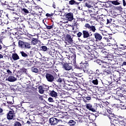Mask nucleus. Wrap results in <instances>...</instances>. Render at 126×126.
<instances>
[{
	"label": "nucleus",
	"mask_w": 126,
	"mask_h": 126,
	"mask_svg": "<svg viewBox=\"0 0 126 126\" xmlns=\"http://www.w3.org/2000/svg\"><path fill=\"white\" fill-rule=\"evenodd\" d=\"M123 65H126V62H124L122 63Z\"/></svg>",
	"instance_id": "64"
},
{
	"label": "nucleus",
	"mask_w": 126,
	"mask_h": 126,
	"mask_svg": "<svg viewBox=\"0 0 126 126\" xmlns=\"http://www.w3.org/2000/svg\"><path fill=\"white\" fill-rule=\"evenodd\" d=\"M117 9H118V10H119L120 11H122L123 10V8L122 7V6H120L117 7Z\"/></svg>",
	"instance_id": "54"
},
{
	"label": "nucleus",
	"mask_w": 126,
	"mask_h": 126,
	"mask_svg": "<svg viewBox=\"0 0 126 126\" xmlns=\"http://www.w3.org/2000/svg\"><path fill=\"white\" fill-rule=\"evenodd\" d=\"M0 44H2V41H1V40H0V50L2 49V46Z\"/></svg>",
	"instance_id": "58"
},
{
	"label": "nucleus",
	"mask_w": 126,
	"mask_h": 126,
	"mask_svg": "<svg viewBox=\"0 0 126 126\" xmlns=\"http://www.w3.org/2000/svg\"><path fill=\"white\" fill-rule=\"evenodd\" d=\"M46 16H47V17H51V16H53V14H50L49 13H47L46 14Z\"/></svg>",
	"instance_id": "56"
},
{
	"label": "nucleus",
	"mask_w": 126,
	"mask_h": 126,
	"mask_svg": "<svg viewBox=\"0 0 126 126\" xmlns=\"http://www.w3.org/2000/svg\"><path fill=\"white\" fill-rule=\"evenodd\" d=\"M17 30H18V31H21V32H22V30H23V29H22V27H21V26L18 25L17 27Z\"/></svg>",
	"instance_id": "45"
},
{
	"label": "nucleus",
	"mask_w": 126,
	"mask_h": 126,
	"mask_svg": "<svg viewBox=\"0 0 126 126\" xmlns=\"http://www.w3.org/2000/svg\"><path fill=\"white\" fill-rule=\"evenodd\" d=\"M38 90L39 93H40V94H43L44 93V90H43V87L41 86L38 87Z\"/></svg>",
	"instance_id": "36"
},
{
	"label": "nucleus",
	"mask_w": 126,
	"mask_h": 126,
	"mask_svg": "<svg viewBox=\"0 0 126 126\" xmlns=\"http://www.w3.org/2000/svg\"><path fill=\"white\" fill-rule=\"evenodd\" d=\"M69 79L67 80L68 82H71L72 83H75L78 81L77 78L74 76H69Z\"/></svg>",
	"instance_id": "16"
},
{
	"label": "nucleus",
	"mask_w": 126,
	"mask_h": 126,
	"mask_svg": "<svg viewBox=\"0 0 126 126\" xmlns=\"http://www.w3.org/2000/svg\"><path fill=\"white\" fill-rule=\"evenodd\" d=\"M86 73H87L89 75H92V70H90V69H88V68H87L86 70L84 71Z\"/></svg>",
	"instance_id": "32"
},
{
	"label": "nucleus",
	"mask_w": 126,
	"mask_h": 126,
	"mask_svg": "<svg viewBox=\"0 0 126 126\" xmlns=\"http://www.w3.org/2000/svg\"><path fill=\"white\" fill-rule=\"evenodd\" d=\"M123 6H126V0H125V1H123Z\"/></svg>",
	"instance_id": "62"
},
{
	"label": "nucleus",
	"mask_w": 126,
	"mask_h": 126,
	"mask_svg": "<svg viewBox=\"0 0 126 126\" xmlns=\"http://www.w3.org/2000/svg\"><path fill=\"white\" fill-rule=\"evenodd\" d=\"M45 27H46L47 29H52L53 28V26H48L47 25H46V24H45Z\"/></svg>",
	"instance_id": "48"
},
{
	"label": "nucleus",
	"mask_w": 126,
	"mask_h": 126,
	"mask_svg": "<svg viewBox=\"0 0 126 126\" xmlns=\"http://www.w3.org/2000/svg\"><path fill=\"white\" fill-rule=\"evenodd\" d=\"M28 26L32 29H39V24L33 22V19L30 18L28 20Z\"/></svg>",
	"instance_id": "3"
},
{
	"label": "nucleus",
	"mask_w": 126,
	"mask_h": 126,
	"mask_svg": "<svg viewBox=\"0 0 126 126\" xmlns=\"http://www.w3.org/2000/svg\"><path fill=\"white\" fill-rule=\"evenodd\" d=\"M85 27L89 29L90 31H92V32H93V33H95L96 32V31L97 30L95 26L93 25L91 26L88 23H87L85 25Z\"/></svg>",
	"instance_id": "7"
},
{
	"label": "nucleus",
	"mask_w": 126,
	"mask_h": 126,
	"mask_svg": "<svg viewBox=\"0 0 126 126\" xmlns=\"http://www.w3.org/2000/svg\"><path fill=\"white\" fill-rule=\"evenodd\" d=\"M97 52L95 50H91V51H89L85 55V59L88 60V61H91V60H93L95 57V54H96Z\"/></svg>",
	"instance_id": "5"
},
{
	"label": "nucleus",
	"mask_w": 126,
	"mask_h": 126,
	"mask_svg": "<svg viewBox=\"0 0 126 126\" xmlns=\"http://www.w3.org/2000/svg\"><path fill=\"white\" fill-rule=\"evenodd\" d=\"M68 124L69 126H75L76 123L75 121L71 120L68 122Z\"/></svg>",
	"instance_id": "30"
},
{
	"label": "nucleus",
	"mask_w": 126,
	"mask_h": 126,
	"mask_svg": "<svg viewBox=\"0 0 126 126\" xmlns=\"http://www.w3.org/2000/svg\"><path fill=\"white\" fill-rule=\"evenodd\" d=\"M45 77L48 82H53L55 80L54 76L51 74L47 73L45 75Z\"/></svg>",
	"instance_id": "11"
},
{
	"label": "nucleus",
	"mask_w": 126,
	"mask_h": 126,
	"mask_svg": "<svg viewBox=\"0 0 126 126\" xmlns=\"http://www.w3.org/2000/svg\"><path fill=\"white\" fill-rule=\"evenodd\" d=\"M17 80V78H15L14 76H9L8 78V81L10 82H14V81H16Z\"/></svg>",
	"instance_id": "23"
},
{
	"label": "nucleus",
	"mask_w": 126,
	"mask_h": 126,
	"mask_svg": "<svg viewBox=\"0 0 126 126\" xmlns=\"http://www.w3.org/2000/svg\"><path fill=\"white\" fill-rule=\"evenodd\" d=\"M39 42H40V41L38 40V38H32V41H31L32 44L31 45H37V44L39 43Z\"/></svg>",
	"instance_id": "21"
},
{
	"label": "nucleus",
	"mask_w": 126,
	"mask_h": 126,
	"mask_svg": "<svg viewBox=\"0 0 126 126\" xmlns=\"http://www.w3.org/2000/svg\"><path fill=\"white\" fill-rule=\"evenodd\" d=\"M121 109L122 110H126V104L122 103L121 104Z\"/></svg>",
	"instance_id": "43"
},
{
	"label": "nucleus",
	"mask_w": 126,
	"mask_h": 126,
	"mask_svg": "<svg viewBox=\"0 0 126 126\" xmlns=\"http://www.w3.org/2000/svg\"><path fill=\"white\" fill-rule=\"evenodd\" d=\"M92 83L94 84V85H98V79H95L92 81Z\"/></svg>",
	"instance_id": "42"
},
{
	"label": "nucleus",
	"mask_w": 126,
	"mask_h": 126,
	"mask_svg": "<svg viewBox=\"0 0 126 126\" xmlns=\"http://www.w3.org/2000/svg\"><path fill=\"white\" fill-rule=\"evenodd\" d=\"M95 117V115L92 114L91 115H89V119H90V120H91V117Z\"/></svg>",
	"instance_id": "55"
},
{
	"label": "nucleus",
	"mask_w": 126,
	"mask_h": 126,
	"mask_svg": "<svg viewBox=\"0 0 126 126\" xmlns=\"http://www.w3.org/2000/svg\"><path fill=\"white\" fill-rule=\"evenodd\" d=\"M83 33L81 32H79L77 33V37H80L81 36H82Z\"/></svg>",
	"instance_id": "52"
},
{
	"label": "nucleus",
	"mask_w": 126,
	"mask_h": 126,
	"mask_svg": "<svg viewBox=\"0 0 126 126\" xmlns=\"http://www.w3.org/2000/svg\"><path fill=\"white\" fill-rule=\"evenodd\" d=\"M94 36L96 42H99L102 40V35L98 32H95L94 33Z\"/></svg>",
	"instance_id": "12"
},
{
	"label": "nucleus",
	"mask_w": 126,
	"mask_h": 126,
	"mask_svg": "<svg viewBox=\"0 0 126 126\" xmlns=\"http://www.w3.org/2000/svg\"><path fill=\"white\" fill-rule=\"evenodd\" d=\"M80 2H78L75 0H70L69 1V4L70 5H79Z\"/></svg>",
	"instance_id": "20"
},
{
	"label": "nucleus",
	"mask_w": 126,
	"mask_h": 126,
	"mask_svg": "<svg viewBox=\"0 0 126 126\" xmlns=\"http://www.w3.org/2000/svg\"><path fill=\"white\" fill-rule=\"evenodd\" d=\"M65 41L68 42L69 44H72L73 43V40L72 39V37L70 34H67L65 37Z\"/></svg>",
	"instance_id": "14"
},
{
	"label": "nucleus",
	"mask_w": 126,
	"mask_h": 126,
	"mask_svg": "<svg viewBox=\"0 0 126 126\" xmlns=\"http://www.w3.org/2000/svg\"><path fill=\"white\" fill-rule=\"evenodd\" d=\"M23 124H24V122L22 121H20V122L16 121L14 123V126H22Z\"/></svg>",
	"instance_id": "25"
},
{
	"label": "nucleus",
	"mask_w": 126,
	"mask_h": 126,
	"mask_svg": "<svg viewBox=\"0 0 126 126\" xmlns=\"http://www.w3.org/2000/svg\"><path fill=\"white\" fill-rule=\"evenodd\" d=\"M83 100L85 102V103H87L89 101V100H91V96H83L82 97Z\"/></svg>",
	"instance_id": "28"
},
{
	"label": "nucleus",
	"mask_w": 126,
	"mask_h": 126,
	"mask_svg": "<svg viewBox=\"0 0 126 126\" xmlns=\"http://www.w3.org/2000/svg\"><path fill=\"white\" fill-rule=\"evenodd\" d=\"M20 62H23V63H25V64H26L27 66H31V65L33 64V63L29 60L25 61L23 60H21Z\"/></svg>",
	"instance_id": "19"
},
{
	"label": "nucleus",
	"mask_w": 126,
	"mask_h": 126,
	"mask_svg": "<svg viewBox=\"0 0 126 126\" xmlns=\"http://www.w3.org/2000/svg\"><path fill=\"white\" fill-rule=\"evenodd\" d=\"M64 118V116L63 115H61V116L51 118L49 120V124L51 126H57L59 123L63 122L62 119H63Z\"/></svg>",
	"instance_id": "1"
},
{
	"label": "nucleus",
	"mask_w": 126,
	"mask_h": 126,
	"mask_svg": "<svg viewBox=\"0 0 126 126\" xmlns=\"http://www.w3.org/2000/svg\"><path fill=\"white\" fill-rule=\"evenodd\" d=\"M108 2L112 3V4H113L114 5H120V4H121V3H120L119 0H116L114 1H109Z\"/></svg>",
	"instance_id": "26"
},
{
	"label": "nucleus",
	"mask_w": 126,
	"mask_h": 126,
	"mask_svg": "<svg viewBox=\"0 0 126 126\" xmlns=\"http://www.w3.org/2000/svg\"><path fill=\"white\" fill-rule=\"evenodd\" d=\"M63 76L65 77H69V76H70V75H69V73L67 72H64L63 74Z\"/></svg>",
	"instance_id": "46"
},
{
	"label": "nucleus",
	"mask_w": 126,
	"mask_h": 126,
	"mask_svg": "<svg viewBox=\"0 0 126 126\" xmlns=\"http://www.w3.org/2000/svg\"><path fill=\"white\" fill-rule=\"evenodd\" d=\"M83 2H85V6H86V7H88V8H91V7H93L95 4V2L94 1L87 0H84Z\"/></svg>",
	"instance_id": "6"
},
{
	"label": "nucleus",
	"mask_w": 126,
	"mask_h": 126,
	"mask_svg": "<svg viewBox=\"0 0 126 126\" xmlns=\"http://www.w3.org/2000/svg\"><path fill=\"white\" fill-rule=\"evenodd\" d=\"M48 50V47L46 46H42L40 47V51H42L43 52H47Z\"/></svg>",
	"instance_id": "33"
},
{
	"label": "nucleus",
	"mask_w": 126,
	"mask_h": 126,
	"mask_svg": "<svg viewBox=\"0 0 126 126\" xmlns=\"http://www.w3.org/2000/svg\"><path fill=\"white\" fill-rule=\"evenodd\" d=\"M123 91H124V92H126V88H125V87L124 88H122L119 90V92L120 93H122V92H123Z\"/></svg>",
	"instance_id": "44"
},
{
	"label": "nucleus",
	"mask_w": 126,
	"mask_h": 126,
	"mask_svg": "<svg viewBox=\"0 0 126 126\" xmlns=\"http://www.w3.org/2000/svg\"><path fill=\"white\" fill-rule=\"evenodd\" d=\"M112 20H113V19L111 18L107 19L106 24H109V23H111V22H112Z\"/></svg>",
	"instance_id": "50"
},
{
	"label": "nucleus",
	"mask_w": 126,
	"mask_h": 126,
	"mask_svg": "<svg viewBox=\"0 0 126 126\" xmlns=\"http://www.w3.org/2000/svg\"><path fill=\"white\" fill-rule=\"evenodd\" d=\"M20 54H21L22 57H23L24 58H28V55L25 53L24 51H21Z\"/></svg>",
	"instance_id": "35"
},
{
	"label": "nucleus",
	"mask_w": 126,
	"mask_h": 126,
	"mask_svg": "<svg viewBox=\"0 0 126 126\" xmlns=\"http://www.w3.org/2000/svg\"><path fill=\"white\" fill-rule=\"evenodd\" d=\"M50 94L52 97H54V98H57V97H58V93L55 92V91H50Z\"/></svg>",
	"instance_id": "22"
},
{
	"label": "nucleus",
	"mask_w": 126,
	"mask_h": 126,
	"mask_svg": "<svg viewBox=\"0 0 126 126\" xmlns=\"http://www.w3.org/2000/svg\"><path fill=\"white\" fill-rule=\"evenodd\" d=\"M48 102H54V99L52 97H49L48 99Z\"/></svg>",
	"instance_id": "51"
},
{
	"label": "nucleus",
	"mask_w": 126,
	"mask_h": 126,
	"mask_svg": "<svg viewBox=\"0 0 126 126\" xmlns=\"http://www.w3.org/2000/svg\"><path fill=\"white\" fill-rule=\"evenodd\" d=\"M109 1H110V0H108L107 2H103L102 4L103 6L106 7V8H109V7H111V6H112V5L110 4L111 3Z\"/></svg>",
	"instance_id": "24"
},
{
	"label": "nucleus",
	"mask_w": 126,
	"mask_h": 126,
	"mask_svg": "<svg viewBox=\"0 0 126 126\" xmlns=\"http://www.w3.org/2000/svg\"><path fill=\"white\" fill-rule=\"evenodd\" d=\"M27 83H28V85L30 86L31 84H30L31 82L30 81H27Z\"/></svg>",
	"instance_id": "63"
},
{
	"label": "nucleus",
	"mask_w": 126,
	"mask_h": 126,
	"mask_svg": "<svg viewBox=\"0 0 126 126\" xmlns=\"http://www.w3.org/2000/svg\"><path fill=\"white\" fill-rule=\"evenodd\" d=\"M15 118V114H14V111L11 110L7 114V120H13Z\"/></svg>",
	"instance_id": "9"
},
{
	"label": "nucleus",
	"mask_w": 126,
	"mask_h": 126,
	"mask_svg": "<svg viewBox=\"0 0 126 126\" xmlns=\"http://www.w3.org/2000/svg\"><path fill=\"white\" fill-rule=\"evenodd\" d=\"M102 72H101V71H100L99 69H97L95 72V74L97 75H99V74H101Z\"/></svg>",
	"instance_id": "49"
},
{
	"label": "nucleus",
	"mask_w": 126,
	"mask_h": 126,
	"mask_svg": "<svg viewBox=\"0 0 126 126\" xmlns=\"http://www.w3.org/2000/svg\"><path fill=\"white\" fill-rule=\"evenodd\" d=\"M104 74H111V71L109 70H105V71H104Z\"/></svg>",
	"instance_id": "47"
},
{
	"label": "nucleus",
	"mask_w": 126,
	"mask_h": 126,
	"mask_svg": "<svg viewBox=\"0 0 126 126\" xmlns=\"http://www.w3.org/2000/svg\"><path fill=\"white\" fill-rule=\"evenodd\" d=\"M57 82H59V83H62V82H64V79L62 78H59V79H57Z\"/></svg>",
	"instance_id": "40"
},
{
	"label": "nucleus",
	"mask_w": 126,
	"mask_h": 126,
	"mask_svg": "<svg viewBox=\"0 0 126 126\" xmlns=\"http://www.w3.org/2000/svg\"><path fill=\"white\" fill-rule=\"evenodd\" d=\"M119 49L121 50H124L126 51V46L124 44H121L119 46Z\"/></svg>",
	"instance_id": "37"
},
{
	"label": "nucleus",
	"mask_w": 126,
	"mask_h": 126,
	"mask_svg": "<svg viewBox=\"0 0 126 126\" xmlns=\"http://www.w3.org/2000/svg\"><path fill=\"white\" fill-rule=\"evenodd\" d=\"M82 33L83 35V38L85 39L88 38L89 37H91V36H92V34L90 35L89 32L87 31H83Z\"/></svg>",
	"instance_id": "15"
},
{
	"label": "nucleus",
	"mask_w": 126,
	"mask_h": 126,
	"mask_svg": "<svg viewBox=\"0 0 126 126\" xmlns=\"http://www.w3.org/2000/svg\"><path fill=\"white\" fill-rule=\"evenodd\" d=\"M88 67H89V64L86 62L85 63L82 62L79 65L76 66L77 69H80L83 70V71H85Z\"/></svg>",
	"instance_id": "4"
},
{
	"label": "nucleus",
	"mask_w": 126,
	"mask_h": 126,
	"mask_svg": "<svg viewBox=\"0 0 126 126\" xmlns=\"http://www.w3.org/2000/svg\"><path fill=\"white\" fill-rule=\"evenodd\" d=\"M7 72L8 74H11L12 73L11 71H10V70H9V69L7 70Z\"/></svg>",
	"instance_id": "57"
},
{
	"label": "nucleus",
	"mask_w": 126,
	"mask_h": 126,
	"mask_svg": "<svg viewBox=\"0 0 126 126\" xmlns=\"http://www.w3.org/2000/svg\"><path fill=\"white\" fill-rule=\"evenodd\" d=\"M114 98L116 99V100H117L118 103H121V100H120V98H116V97H114Z\"/></svg>",
	"instance_id": "60"
},
{
	"label": "nucleus",
	"mask_w": 126,
	"mask_h": 126,
	"mask_svg": "<svg viewBox=\"0 0 126 126\" xmlns=\"http://www.w3.org/2000/svg\"><path fill=\"white\" fill-rule=\"evenodd\" d=\"M19 8H20V6L18 5H15L12 7L7 5V9L11 10V11H15V12H16L19 10Z\"/></svg>",
	"instance_id": "10"
},
{
	"label": "nucleus",
	"mask_w": 126,
	"mask_h": 126,
	"mask_svg": "<svg viewBox=\"0 0 126 126\" xmlns=\"http://www.w3.org/2000/svg\"><path fill=\"white\" fill-rule=\"evenodd\" d=\"M22 12L24 13H29V11L25 8H23L22 9Z\"/></svg>",
	"instance_id": "41"
},
{
	"label": "nucleus",
	"mask_w": 126,
	"mask_h": 126,
	"mask_svg": "<svg viewBox=\"0 0 126 126\" xmlns=\"http://www.w3.org/2000/svg\"><path fill=\"white\" fill-rule=\"evenodd\" d=\"M7 104H9V106H10V105H12V102L11 101H7Z\"/></svg>",
	"instance_id": "61"
},
{
	"label": "nucleus",
	"mask_w": 126,
	"mask_h": 126,
	"mask_svg": "<svg viewBox=\"0 0 126 126\" xmlns=\"http://www.w3.org/2000/svg\"><path fill=\"white\" fill-rule=\"evenodd\" d=\"M56 54H57V52H56V51H55L54 50H51L49 52V54L52 57L53 56H55Z\"/></svg>",
	"instance_id": "39"
},
{
	"label": "nucleus",
	"mask_w": 126,
	"mask_h": 126,
	"mask_svg": "<svg viewBox=\"0 0 126 126\" xmlns=\"http://www.w3.org/2000/svg\"><path fill=\"white\" fill-rule=\"evenodd\" d=\"M112 46H114L113 47V49H115V50H117V49H118L119 47H118V45L115 44H113Z\"/></svg>",
	"instance_id": "53"
},
{
	"label": "nucleus",
	"mask_w": 126,
	"mask_h": 126,
	"mask_svg": "<svg viewBox=\"0 0 126 126\" xmlns=\"http://www.w3.org/2000/svg\"><path fill=\"white\" fill-rule=\"evenodd\" d=\"M94 63H97L99 64V65H103V63L102 61L100 60V59L94 60Z\"/></svg>",
	"instance_id": "31"
},
{
	"label": "nucleus",
	"mask_w": 126,
	"mask_h": 126,
	"mask_svg": "<svg viewBox=\"0 0 126 126\" xmlns=\"http://www.w3.org/2000/svg\"><path fill=\"white\" fill-rule=\"evenodd\" d=\"M40 62H41L42 63H44V62H46L45 59H43V58H41V59H40Z\"/></svg>",
	"instance_id": "59"
},
{
	"label": "nucleus",
	"mask_w": 126,
	"mask_h": 126,
	"mask_svg": "<svg viewBox=\"0 0 126 126\" xmlns=\"http://www.w3.org/2000/svg\"><path fill=\"white\" fill-rule=\"evenodd\" d=\"M63 68L65 70H70L72 69V66H71V64L70 63H64L63 64Z\"/></svg>",
	"instance_id": "17"
},
{
	"label": "nucleus",
	"mask_w": 126,
	"mask_h": 126,
	"mask_svg": "<svg viewBox=\"0 0 126 126\" xmlns=\"http://www.w3.org/2000/svg\"><path fill=\"white\" fill-rule=\"evenodd\" d=\"M20 72L21 73H26L27 72V69L25 68H22L20 69Z\"/></svg>",
	"instance_id": "38"
},
{
	"label": "nucleus",
	"mask_w": 126,
	"mask_h": 126,
	"mask_svg": "<svg viewBox=\"0 0 126 126\" xmlns=\"http://www.w3.org/2000/svg\"><path fill=\"white\" fill-rule=\"evenodd\" d=\"M119 125L120 126H126V120H124L119 121Z\"/></svg>",
	"instance_id": "29"
},
{
	"label": "nucleus",
	"mask_w": 126,
	"mask_h": 126,
	"mask_svg": "<svg viewBox=\"0 0 126 126\" xmlns=\"http://www.w3.org/2000/svg\"><path fill=\"white\" fill-rule=\"evenodd\" d=\"M65 19L68 21H71L73 19V13L70 12L65 15Z\"/></svg>",
	"instance_id": "13"
},
{
	"label": "nucleus",
	"mask_w": 126,
	"mask_h": 126,
	"mask_svg": "<svg viewBox=\"0 0 126 126\" xmlns=\"http://www.w3.org/2000/svg\"><path fill=\"white\" fill-rule=\"evenodd\" d=\"M86 107L89 111H92V112H96V110L93 108L92 104H91L90 103L87 104L86 105Z\"/></svg>",
	"instance_id": "18"
},
{
	"label": "nucleus",
	"mask_w": 126,
	"mask_h": 126,
	"mask_svg": "<svg viewBox=\"0 0 126 126\" xmlns=\"http://www.w3.org/2000/svg\"><path fill=\"white\" fill-rule=\"evenodd\" d=\"M12 58L13 59V61H17L18 60H19V56L18 55H17V54L15 53L12 54Z\"/></svg>",
	"instance_id": "27"
},
{
	"label": "nucleus",
	"mask_w": 126,
	"mask_h": 126,
	"mask_svg": "<svg viewBox=\"0 0 126 126\" xmlns=\"http://www.w3.org/2000/svg\"><path fill=\"white\" fill-rule=\"evenodd\" d=\"M67 59H68V60L71 61V63H75L76 62V55L74 53L69 54L67 57Z\"/></svg>",
	"instance_id": "8"
},
{
	"label": "nucleus",
	"mask_w": 126,
	"mask_h": 126,
	"mask_svg": "<svg viewBox=\"0 0 126 126\" xmlns=\"http://www.w3.org/2000/svg\"><path fill=\"white\" fill-rule=\"evenodd\" d=\"M18 46L21 50H29V49H31V43L22 40L18 41Z\"/></svg>",
	"instance_id": "2"
},
{
	"label": "nucleus",
	"mask_w": 126,
	"mask_h": 126,
	"mask_svg": "<svg viewBox=\"0 0 126 126\" xmlns=\"http://www.w3.org/2000/svg\"><path fill=\"white\" fill-rule=\"evenodd\" d=\"M31 70L32 71V72H34L35 73H38L39 71V70H38V68L35 67H32Z\"/></svg>",
	"instance_id": "34"
}]
</instances>
